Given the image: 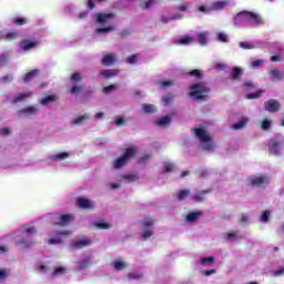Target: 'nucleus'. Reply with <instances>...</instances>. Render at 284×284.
<instances>
[{"instance_id":"nucleus-1","label":"nucleus","mask_w":284,"mask_h":284,"mask_svg":"<svg viewBox=\"0 0 284 284\" xmlns=\"http://www.w3.org/2000/svg\"><path fill=\"white\" fill-rule=\"evenodd\" d=\"M234 23L239 26V23H251V26H263V18L258 16V13H254L252 11H240L234 17Z\"/></svg>"},{"instance_id":"nucleus-2","label":"nucleus","mask_w":284,"mask_h":284,"mask_svg":"<svg viewBox=\"0 0 284 284\" xmlns=\"http://www.w3.org/2000/svg\"><path fill=\"white\" fill-rule=\"evenodd\" d=\"M210 94V87L204 82H197L190 87V97L196 101H204Z\"/></svg>"},{"instance_id":"nucleus-3","label":"nucleus","mask_w":284,"mask_h":284,"mask_svg":"<svg viewBox=\"0 0 284 284\" xmlns=\"http://www.w3.org/2000/svg\"><path fill=\"white\" fill-rule=\"evenodd\" d=\"M193 132L195 136L199 139L200 143H204L203 150L206 152H214V144H212L210 141H212V138L207 133V131L203 128H196L193 129Z\"/></svg>"},{"instance_id":"nucleus-4","label":"nucleus","mask_w":284,"mask_h":284,"mask_svg":"<svg viewBox=\"0 0 284 284\" xmlns=\"http://www.w3.org/2000/svg\"><path fill=\"white\" fill-rule=\"evenodd\" d=\"M116 14L114 13H105V12H98L93 16V19L98 26H105L109 21H112Z\"/></svg>"},{"instance_id":"nucleus-5","label":"nucleus","mask_w":284,"mask_h":284,"mask_svg":"<svg viewBox=\"0 0 284 284\" xmlns=\"http://www.w3.org/2000/svg\"><path fill=\"white\" fill-rule=\"evenodd\" d=\"M250 184L253 187H263V185L270 184V176L262 174L250 179Z\"/></svg>"},{"instance_id":"nucleus-6","label":"nucleus","mask_w":284,"mask_h":284,"mask_svg":"<svg viewBox=\"0 0 284 284\" xmlns=\"http://www.w3.org/2000/svg\"><path fill=\"white\" fill-rule=\"evenodd\" d=\"M283 143L276 139H271L268 141V152L270 154H275V156H278L281 154V148Z\"/></svg>"},{"instance_id":"nucleus-7","label":"nucleus","mask_w":284,"mask_h":284,"mask_svg":"<svg viewBox=\"0 0 284 284\" xmlns=\"http://www.w3.org/2000/svg\"><path fill=\"white\" fill-rule=\"evenodd\" d=\"M265 112L275 113L281 110V103L277 102V100L270 99L265 102Z\"/></svg>"},{"instance_id":"nucleus-8","label":"nucleus","mask_w":284,"mask_h":284,"mask_svg":"<svg viewBox=\"0 0 284 284\" xmlns=\"http://www.w3.org/2000/svg\"><path fill=\"white\" fill-rule=\"evenodd\" d=\"M114 63H116V57L113 53L105 54L101 60V64L105 68H110Z\"/></svg>"},{"instance_id":"nucleus-9","label":"nucleus","mask_w":284,"mask_h":284,"mask_svg":"<svg viewBox=\"0 0 284 284\" xmlns=\"http://www.w3.org/2000/svg\"><path fill=\"white\" fill-rule=\"evenodd\" d=\"M18 114H23L24 116H33L34 114H39V108L31 105L24 109H20Z\"/></svg>"},{"instance_id":"nucleus-10","label":"nucleus","mask_w":284,"mask_h":284,"mask_svg":"<svg viewBox=\"0 0 284 284\" xmlns=\"http://www.w3.org/2000/svg\"><path fill=\"white\" fill-rule=\"evenodd\" d=\"M78 205L81 210H92L94 207V203L84 197H78Z\"/></svg>"},{"instance_id":"nucleus-11","label":"nucleus","mask_w":284,"mask_h":284,"mask_svg":"<svg viewBox=\"0 0 284 284\" xmlns=\"http://www.w3.org/2000/svg\"><path fill=\"white\" fill-rule=\"evenodd\" d=\"M136 152H139V150L136 149L135 145L129 146L125 149L124 153H123V158L126 161H130V159H134L136 156Z\"/></svg>"},{"instance_id":"nucleus-12","label":"nucleus","mask_w":284,"mask_h":284,"mask_svg":"<svg viewBox=\"0 0 284 284\" xmlns=\"http://www.w3.org/2000/svg\"><path fill=\"white\" fill-rule=\"evenodd\" d=\"M38 43L36 41H31L29 39L22 40L20 42V48L24 52H28V50H32V48H37Z\"/></svg>"},{"instance_id":"nucleus-13","label":"nucleus","mask_w":284,"mask_h":284,"mask_svg":"<svg viewBox=\"0 0 284 284\" xmlns=\"http://www.w3.org/2000/svg\"><path fill=\"white\" fill-rule=\"evenodd\" d=\"M40 72L41 71H39L38 69H33V70L27 72L22 78L24 83H30V81H32V79H37V77L40 74Z\"/></svg>"},{"instance_id":"nucleus-14","label":"nucleus","mask_w":284,"mask_h":284,"mask_svg":"<svg viewBox=\"0 0 284 284\" xmlns=\"http://www.w3.org/2000/svg\"><path fill=\"white\" fill-rule=\"evenodd\" d=\"M72 221H74L73 214H61L60 227H65V225H70Z\"/></svg>"},{"instance_id":"nucleus-15","label":"nucleus","mask_w":284,"mask_h":284,"mask_svg":"<svg viewBox=\"0 0 284 284\" xmlns=\"http://www.w3.org/2000/svg\"><path fill=\"white\" fill-rule=\"evenodd\" d=\"M54 101H59V97H57V94H51L42 98L39 103L40 105H50V103H54Z\"/></svg>"},{"instance_id":"nucleus-16","label":"nucleus","mask_w":284,"mask_h":284,"mask_svg":"<svg viewBox=\"0 0 284 284\" xmlns=\"http://www.w3.org/2000/svg\"><path fill=\"white\" fill-rule=\"evenodd\" d=\"M243 77V69L241 67H234L232 72H231V81H239Z\"/></svg>"},{"instance_id":"nucleus-17","label":"nucleus","mask_w":284,"mask_h":284,"mask_svg":"<svg viewBox=\"0 0 284 284\" xmlns=\"http://www.w3.org/2000/svg\"><path fill=\"white\" fill-rule=\"evenodd\" d=\"M16 245L19 247H32L34 245V241L27 240L26 237H20L19 241L16 242Z\"/></svg>"},{"instance_id":"nucleus-18","label":"nucleus","mask_w":284,"mask_h":284,"mask_svg":"<svg viewBox=\"0 0 284 284\" xmlns=\"http://www.w3.org/2000/svg\"><path fill=\"white\" fill-rule=\"evenodd\" d=\"M170 123H172L170 115L162 116L155 121V125H159V128H165V125H170Z\"/></svg>"},{"instance_id":"nucleus-19","label":"nucleus","mask_w":284,"mask_h":284,"mask_svg":"<svg viewBox=\"0 0 284 284\" xmlns=\"http://www.w3.org/2000/svg\"><path fill=\"white\" fill-rule=\"evenodd\" d=\"M248 121L250 119L247 118H241L236 123L232 124L231 128L232 130H243Z\"/></svg>"},{"instance_id":"nucleus-20","label":"nucleus","mask_w":284,"mask_h":284,"mask_svg":"<svg viewBox=\"0 0 284 284\" xmlns=\"http://www.w3.org/2000/svg\"><path fill=\"white\" fill-rule=\"evenodd\" d=\"M119 69L102 70L100 71V74L104 77V79H112V77H119Z\"/></svg>"},{"instance_id":"nucleus-21","label":"nucleus","mask_w":284,"mask_h":284,"mask_svg":"<svg viewBox=\"0 0 284 284\" xmlns=\"http://www.w3.org/2000/svg\"><path fill=\"white\" fill-rule=\"evenodd\" d=\"M268 74H270L272 81H282V79H284L283 72H281L280 70H276V69L270 70Z\"/></svg>"},{"instance_id":"nucleus-22","label":"nucleus","mask_w":284,"mask_h":284,"mask_svg":"<svg viewBox=\"0 0 284 284\" xmlns=\"http://www.w3.org/2000/svg\"><path fill=\"white\" fill-rule=\"evenodd\" d=\"M200 216H203V211L191 212L186 215V221L189 223H194V221H199Z\"/></svg>"},{"instance_id":"nucleus-23","label":"nucleus","mask_w":284,"mask_h":284,"mask_svg":"<svg viewBox=\"0 0 284 284\" xmlns=\"http://www.w3.org/2000/svg\"><path fill=\"white\" fill-rule=\"evenodd\" d=\"M92 241L90 240H78L73 243L74 250H82V247H87V245H90Z\"/></svg>"},{"instance_id":"nucleus-24","label":"nucleus","mask_w":284,"mask_h":284,"mask_svg":"<svg viewBox=\"0 0 284 284\" xmlns=\"http://www.w3.org/2000/svg\"><path fill=\"white\" fill-rule=\"evenodd\" d=\"M30 97H32V92L19 93L12 99V101L13 103H19V101H26V99H30Z\"/></svg>"},{"instance_id":"nucleus-25","label":"nucleus","mask_w":284,"mask_h":284,"mask_svg":"<svg viewBox=\"0 0 284 284\" xmlns=\"http://www.w3.org/2000/svg\"><path fill=\"white\" fill-rule=\"evenodd\" d=\"M89 119L90 115L88 114L80 115L72 121V125H83V123H85V121H88Z\"/></svg>"},{"instance_id":"nucleus-26","label":"nucleus","mask_w":284,"mask_h":284,"mask_svg":"<svg viewBox=\"0 0 284 284\" xmlns=\"http://www.w3.org/2000/svg\"><path fill=\"white\" fill-rule=\"evenodd\" d=\"M69 158H70V153L60 152V153H57L55 155H52L51 160L52 161H65V159H69Z\"/></svg>"},{"instance_id":"nucleus-27","label":"nucleus","mask_w":284,"mask_h":284,"mask_svg":"<svg viewBox=\"0 0 284 284\" xmlns=\"http://www.w3.org/2000/svg\"><path fill=\"white\" fill-rule=\"evenodd\" d=\"M207 37H209L207 32H205V31L200 32L199 36H197L199 44L200 45H207Z\"/></svg>"},{"instance_id":"nucleus-28","label":"nucleus","mask_w":284,"mask_h":284,"mask_svg":"<svg viewBox=\"0 0 284 284\" xmlns=\"http://www.w3.org/2000/svg\"><path fill=\"white\" fill-rule=\"evenodd\" d=\"M210 192H212V190L207 189L202 191L201 193L193 195V201H197V202L205 201V194H210Z\"/></svg>"},{"instance_id":"nucleus-29","label":"nucleus","mask_w":284,"mask_h":284,"mask_svg":"<svg viewBox=\"0 0 284 284\" xmlns=\"http://www.w3.org/2000/svg\"><path fill=\"white\" fill-rule=\"evenodd\" d=\"M142 110L145 114H154L158 111L154 104H143Z\"/></svg>"},{"instance_id":"nucleus-30","label":"nucleus","mask_w":284,"mask_h":284,"mask_svg":"<svg viewBox=\"0 0 284 284\" xmlns=\"http://www.w3.org/2000/svg\"><path fill=\"white\" fill-rule=\"evenodd\" d=\"M52 225H59L61 227V213H53L50 215Z\"/></svg>"},{"instance_id":"nucleus-31","label":"nucleus","mask_w":284,"mask_h":284,"mask_svg":"<svg viewBox=\"0 0 284 284\" xmlns=\"http://www.w3.org/2000/svg\"><path fill=\"white\" fill-rule=\"evenodd\" d=\"M70 94H74L75 97L81 94V92H83V85H77L73 84L70 89H69Z\"/></svg>"},{"instance_id":"nucleus-32","label":"nucleus","mask_w":284,"mask_h":284,"mask_svg":"<svg viewBox=\"0 0 284 284\" xmlns=\"http://www.w3.org/2000/svg\"><path fill=\"white\" fill-rule=\"evenodd\" d=\"M128 163V160L122 155L119 159L114 161V168L115 170H119L120 168H123Z\"/></svg>"},{"instance_id":"nucleus-33","label":"nucleus","mask_w":284,"mask_h":284,"mask_svg":"<svg viewBox=\"0 0 284 284\" xmlns=\"http://www.w3.org/2000/svg\"><path fill=\"white\" fill-rule=\"evenodd\" d=\"M92 265V258H85L79 262V270H88Z\"/></svg>"},{"instance_id":"nucleus-34","label":"nucleus","mask_w":284,"mask_h":284,"mask_svg":"<svg viewBox=\"0 0 284 284\" xmlns=\"http://www.w3.org/2000/svg\"><path fill=\"white\" fill-rule=\"evenodd\" d=\"M189 77H194V79H197V80H201L203 79V71L202 70H199V69H195V70H192L187 73Z\"/></svg>"},{"instance_id":"nucleus-35","label":"nucleus","mask_w":284,"mask_h":284,"mask_svg":"<svg viewBox=\"0 0 284 284\" xmlns=\"http://www.w3.org/2000/svg\"><path fill=\"white\" fill-rule=\"evenodd\" d=\"M178 201H185L190 196V189H184L178 193Z\"/></svg>"},{"instance_id":"nucleus-36","label":"nucleus","mask_w":284,"mask_h":284,"mask_svg":"<svg viewBox=\"0 0 284 284\" xmlns=\"http://www.w3.org/2000/svg\"><path fill=\"white\" fill-rule=\"evenodd\" d=\"M192 41H193L192 37L185 36L184 38L176 40V44L178 45H187V44L192 43Z\"/></svg>"},{"instance_id":"nucleus-37","label":"nucleus","mask_w":284,"mask_h":284,"mask_svg":"<svg viewBox=\"0 0 284 284\" xmlns=\"http://www.w3.org/2000/svg\"><path fill=\"white\" fill-rule=\"evenodd\" d=\"M113 267L116 272H121V270H125V267H128V264H125V262L115 261L113 262Z\"/></svg>"},{"instance_id":"nucleus-38","label":"nucleus","mask_w":284,"mask_h":284,"mask_svg":"<svg viewBox=\"0 0 284 284\" xmlns=\"http://www.w3.org/2000/svg\"><path fill=\"white\" fill-rule=\"evenodd\" d=\"M154 3H156V0H148L145 2L140 3V8L142 10H148V9L152 8V6H154Z\"/></svg>"},{"instance_id":"nucleus-39","label":"nucleus","mask_w":284,"mask_h":284,"mask_svg":"<svg viewBox=\"0 0 284 284\" xmlns=\"http://www.w3.org/2000/svg\"><path fill=\"white\" fill-rule=\"evenodd\" d=\"M154 223H156V221H154V219L144 217L142 225L148 230V227H152V225H154Z\"/></svg>"},{"instance_id":"nucleus-40","label":"nucleus","mask_w":284,"mask_h":284,"mask_svg":"<svg viewBox=\"0 0 284 284\" xmlns=\"http://www.w3.org/2000/svg\"><path fill=\"white\" fill-rule=\"evenodd\" d=\"M114 27H106V28H98L95 29V34H105L108 32H113Z\"/></svg>"},{"instance_id":"nucleus-41","label":"nucleus","mask_w":284,"mask_h":284,"mask_svg":"<svg viewBox=\"0 0 284 284\" xmlns=\"http://www.w3.org/2000/svg\"><path fill=\"white\" fill-rule=\"evenodd\" d=\"M122 179L124 181H128L129 183H134V181H139V175H136V174H126V175H123Z\"/></svg>"},{"instance_id":"nucleus-42","label":"nucleus","mask_w":284,"mask_h":284,"mask_svg":"<svg viewBox=\"0 0 284 284\" xmlns=\"http://www.w3.org/2000/svg\"><path fill=\"white\" fill-rule=\"evenodd\" d=\"M70 79L72 83H79L82 81L83 75H81V73L79 72H74L73 74H71Z\"/></svg>"},{"instance_id":"nucleus-43","label":"nucleus","mask_w":284,"mask_h":284,"mask_svg":"<svg viewBox=\"0 0 284 284\" xmlns=\"http://www.w3.org/2000/svg\"><path fill=\"white\" fill-rule=\"evenodd\" d=\"M12 23H13V26H26V23H28V19H26V18H13Z\"/></svg>"},{"instance_id":"nucleus-44","label":"nucleus","mask_w":284,"mask_h":284,"mask_svg":"<svg viewBox=\"0 0 284 284\" xmlns=\"http://www.w3.org/2000/svg\"><path fill=\"white\" fill-rule=\"evenodd\" d=\"M200 263L201 265H212L214 263V256L202 257Z\"/></svg>"},{"instance_id":"nucleus-45","label":"nucleus","mask_w":284,"mask_h":284,"mask_svg":"<svg viewBox=\"0 0 284 284\" xmlns=\"http://www.w3.org/2000/svg\"><path fill=\"white\" fill-rule=\"evenodd\" d=\"M94 226L98 229V230H110V224L108 222H97L94 224Z\"/></svg>"},{"instance_id":"nucleus-46","label":"nucleus","mask_w":284,"mask_h":284,"mask_svg":"<svg viewBox=\"0 0 284 284\" xmlns=\"http://www.w3.org/2000/svg\"><path fill=\"white\" fill-rule=\"evenodd\" d=\"M18 38H19V31L8 32L6 34L7 41H14Z\"/></svg>"},{"instance_id":"nucleus-47","label":"nucleus","mask_w":284,"mask_h":284,"mask_svg":"<svg viewBox=\"0 0 284 284\" xmlns=\"http://www.w3.org/2000/svg\"><path fill=\"white\" fill-rule=\"evenodd\" d=\"M261 128L262 130L266 131L270 130V128H272V120L270 119H264L261 123Z\"/></svg>"},{"instance_id":"nucleus-48","label":"nucleus","mask_w":284,"mask_h":284,"mask_svg":"<svg viewBox=\"0 0 284 284\" xmlns=\"http://www.w3.org/2000/svg\"><path fill=\"white\" fill-rule=\"evenodd\" d=\"M63 274H65V267L63 266L55 267L52 272L53 276H61Z\"/></svg>"},{"instance_id":"nucleus-49","label":"nucleus","mask_w":284,"mask_h":284,"mask_svg":"<svg viewBox=\"0 0 284 284\" xmlns=\"http://www.w3.org/2000/svg\"><path fill=\"white\" fill-rule=\"evenodd\" d=\"M10 59V53L0 54V63L1 65H8V61Z\"/></svg>"},{"instance_id":"nucleus-50","label":"nucleus","mask_w":284,"mask_h":284,"mask_svg":"<svg viewBox=\"0 0 284 284\" xmlns=\"http://www.w3.org/2000/svg\"><path fill=\"white\" fill-rule=\"evenodd\" d=\"M153 235H154V230L149 229L142 233V241H148V239H150V236H153Z\"/></svg>"},{"instance_id":"nucleus-51","label":"nucleus","mask_w":284,"mask_h":284,"mask_svg":"<svg viewBox=\"0 0 284 284\" xmlns=\"http://www.w3.org/2000/svg\"><path fill=\"white\" fill-rule=\"evenodd\" d=\"M272 213L270 212V210H266L262 213L260 221H262V223H267V221H270V215Z\"/></svg>"},{"instance_id":"nucleus-52","label":"nucleus","mask_w":284,"mask_h":284,"mask_svg":"<svg viewBox=\"0 0 284 284\" xmlns=\"http://www.w3.org/2000/svg\"><path fill=\"white\" fill-rule=\"evenodd\" d=\"M240 48L243 50H254V43L252 42H240Z\"/></svg>"},{"instance_id":"nucleus-53","label":"nucleus","mask_w":284,"mask_h":284,"mask_svg":"<svg viewBox=\"0 0 284 284\" xmlns=\"http://www.w3.org/2000/svg\"><path fill=\"white\" fill-rule=\"evenodd\" d=\"M261 94H263V90H258L254 93H248L246 95V99H258L261 97Z\"/></svg>"},{"instance_id":"nucleus-54","label":"nucleus","mask_w":284,"mask_h":284,"mask_svg":"<svg viewBox=\"0 0 284 284\" xmlns=\"http://www.w3.org/2000/svg\"><path fill=\"white\" fill-rule=\"evenodd\" d=\"M118 85L116 84H111V85H108V87H104L102 89V92H104L105 94L110 93V92H113V90H116Z\"/></svg>"},{"instance_id":"nucleus-55","label":"nucleus","mask_w":284,"mask_h":284,"mask_svg":"<svg viewBox=\"0 0 284 284\" xmlns=\"http://www.w3.org/2000/svg\"><path fill=\"white\" fill-rule=\"evenodd\" d=\"M225 8V2L219 1L213 3V10H223Z\"/></svg>"},{"instance_id":"nucleus-56","label":"nucleus","mask_w":284,"mask_h":284,"mask_svg":"<svg viewBox=\"0 0 284 284\" xmlns=\"http://www.w3.org/2000/svg\"><path fill=\"white\" fill-rule=\"evenodd\" d=\"M174 99V95H164L162 97V101L164 102V105H170Z\"/></svg>"},{"instance_id":"nucleus-57","label":"nucleus","mask_w":284,"mask_h":284,"mask_svg":"<svg viewBox=\"0 0 284 284\" xmlns=\"http://www.w3.org/2000/svg\"><path fill=\"white\" fill-rule=\"evenodd\" d=\"M24 232L26 234H28V236H32L33 234H37V229L32 226H27L24 227Z\"/></svg>"},{"instance_id":"nucleus-58","label":"nucleus","mask_w":284,"mask_h":284,"mask_svg":"<svg viewBox=\"0 0 284 284\" xmlns=\"http://www.w3.org/2000/svg\"><path fill=\"white\" fill-rule=\"evenodd\" d=\"M217 41H221L222 43H227V34L223 32L217 33Z\"/></svg>"},{"instance_id":"nucleus-59","label":"nucleus","mask_w":284,"mask_h":284,"mask_svg":"<svg viewBox=\"0 0 284 284\" xmlns=\"http://www.w3.org/2000/svg\"><path fill=\"white\" fill-rule=\"evenodd\" d=\"M136 59H138V55L136 53L130 55L129 58H126V63H130V64H134L136 63Z\"/></svg>"},{"instance_id":"nucleus-60","label":"nucleus","mask_w":284,"mask_h":284,"mask_svg":"<svg viewBox=\"0 0 284 284\" xmlns=\"http://www.w3.org/2000/svg\"><path fill=\"white\" fill-rule=\"evenodd\" d=\"M236 236H239V234L236 232H233V233H229L226 236H225V240L226 241H234L236 239Z\"/></svg>"},{"instance_id":"nucleus-61","label":"nucleus","mask_w":284,"mask_h":284,"mask_svg":"<svg viewBox=\"0 0 284 284\" xmlns=\"http://www.w3.org/2000/svg\"><path fill=\"white\" fill-rule=\"evenodd\" d=\"M36 270H38V272H43L45 274V272H48V266H45L42 263H39L36 267Z\"/></svg>"},{"instance_id":"nucleus-62","label":"nucleus","mask_w":284,"mask_h":284,"mask_svg":"<svg viewBox=\"0 0 284 284\" xmlns=\"http://www.w3.org/2000/svg\"><path fill=\"white\" fill-rule=\"evenodd\" d=\"M243 88H244V90H253L254 83L250 82V81H246V82L243 83Z\"/></svg>"},{"instance_id":"nucleus-63","label":"nucleus","mask_w":284,"mask_h":284,"mask_svg":"<svg viewBox=\"0 0 284 284\" xmlns=\"http://www.w3.org/2000/svg\"><path fill=\"white\" fill-rule=\"evenodd\" d=\"M284 275V267H281L273 272V276H283Z\"/></svg>"},{"instance_id":"nucleus-64","label":"nucleus","mask_w":284,"mask_h":284,"mask_svg":"<svg viewBox=\"0 0 284 284\" xmlns=\"http://www.w3.org/2000/svg\"><path fill=\"white\" fill-rule=\"evenodd\" d=\"M174 170V164L168 163L164 165V172H172Z\"/></svg>"}]
</instances>
